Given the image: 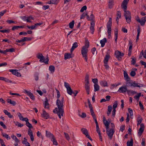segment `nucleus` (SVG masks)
<instances>
[{
  "instance_id": "nucleus-54",
  "label": "nucleus",
  "mask_w": 146,
  "mask_h": 146,
  "mask_svg": "<svg viewBox=\"0 0 146 146\" xmlns=\"http://www.w3.org/2000/svg\"><path fill=\"white\" fill-rule=\"evenodd\" d=\"M31 19H33V18L31 16H30L29 17H27V22H31V21L29 20Z\"/></svg>"
},
{
  "instance_id": "nucleus-7",
  "label": "nucleus",
  "mask_w": 146,
  "mask_h": 146,
  "mask_svg": "<svg viewBox=\"0 0 146 146\" xmlns=\"http://www.w3.org/2000/svg\"><path fill=\"white\" fill-rule=\"evenodd\" d=\"M106 132L109 138L110 139H111L115 132L114 130L109 129V128L107 129H106Z\"/></svg>"
},
{
  "instance_id": "nucleus-5",
  "label": "nucleus",
  "mask_w": 146,
  "mask_h": 146,
  "mask_svg": "<svg viewBox=\"0 0 146 146\" xmlns=\"http://www.w3.org/2000/svg\"><path fill=\"white\" fill-rule=\"evenodd\" d=\"M89 76L86 74L85 78V88L88 94H90V87L89 80Z\"/></svg>"
},
{
  "instance_id": "nucleus-32",
  "label": "nucleus",
  "mask_w": 146,
  "mask_h": 146,
  "mask_svg": "<svg viewBox=\"0 0 146 146\" xmlns=\"http://www.w3.org/2000/svg\"><path fill=\"white\" fill-rule=\"evenodd\" d=\"M108 29V38H110L111 36V28L107 27Z\"/></svg>"
},
{
  "instance_id": "nucleus-10",
  "label": "nucleus",
  "mask_w": 146,
  "mask_h": 146,
  "mask_svg": "<svg viewBox=\"0 0 146 146\" xmlns=\"http://www.w3.org/2000/svg\"><path fill=\"white\" fill-rule=\"evenodd\" d=\"M41 115L42 117L46 119H48L49 117V114L44 110H42V113Z\"/></svg>"
},
{
  "instance_id": "nucleus-45",
  "label": "nucleus",
  "mask_w": 146,
  "mask_h": 146,
  "mask_svg": "<svg viewBox=\"0 0 146 146\" xmlns=\"http://www.w3.org/2000/svg\"><path fill=\"white\" fill-rule=\"evenodd\" d=\"M87 8V7L86 6H84L81 8L80 10V12L82 13L84 11H85L86 10Z\"/></svg>"
},
{
  "instance_id": "nucleus-34",
  "label": "nucleus",
  "mask_w": 146,
  "mask_h": 146,
  "mask_svg": "<svg viewBox=\"0 0 146 146\" xmlns=\"http://www.w3.org/2000/svg\"><path fill=\"white\" fill-rule=\"evenodd\" d=\"M67 93L69 94L70 95H72V93H73V91L71 89V87L69 88H67Z\"/></svg>"
},
{
  "instance_id": "nucleus-53",
  "label": "nucleus",
  "mask_w": 146,
  "mask_h": 146,
  "mask_svg": "<svg viewBox=\"0 0 146 146\" xmlns=\"http://www.w3.org/2000/svg\"><path fill=\"white\" fill-rule=\"evenodd\" d=\"M90 112L93 118L96 117L93 110L90 111Z\"/></svg>"
},
{
  "instance_id": "nucleus-56",
  "label": "nucleus",
  "mask_w": 146,
  "mask_h": 146,
  "mask_svg": "<svg viewBox=\"0 0 146 146\" xmlns=\"http://www.w3.org/2000/svg\"><path fill=\"white\" fill-rule=\"evenodd\" d=\"M49 7V6L48 5H44L42 7V9L44 10H45L46 9H48Z\"/></svg>"
},
{
  "instance_id": "nucleus-23",
  "label": "nucleus",
  "mask_w": 146,
  "mask_h": 146,
  "mask_svg": "<svg viewBox=\"0 0 146 146\" xmlns=\"http://www.w3.org/2000/svg\"><path fill=\"white\" fill-rule=\"evenodd\" d=\"M110 57V56L108 54H107L104 58V63L105 64H107L108 61V60Z\"/></svg>"
},
{
  "instance_id": "nucleus-40",
  "label": "nucleus",
  "mask_w": 146,
  "mask_h": 146,
  "mask_svg": "<svg viewBox=\"0 0 146 146\" xmlns=\"http://www.w3.org/2000/svg\"><path fill=\"white\" fill-rule=\"evenodd\" d=\"M49 70L51 72H53L54 71L55 67L52 65H50L49 67Z\"/></svg>"
},
{
  "instance_id": "nucleus-60",
  "label": "nucleus",
  "mask_w": 146,
  "mask_h": 146,
  "mask_svg": "<svg viewBox=\"0 0 146 146\" xmlns=\"http://www.w3.org/2000/svg\"><path fill=\"white\" fill-rule=\"evenodd\" d=\"M128 111L130 114L131 116L133 115V112L132 110L130 108L128 109Z\"/></svg>"
},
{
  "instance_id": "nucleus-43",
  "label": "nucleus",
  "mask_w": 146,
  "mask_h": 146,
  "mask_svg": "<svg viewBox=\"0 0 146 146\" xmlns=\"http://www.w3.org/2000/svg\"><path fill=\"white\" fill-rule=\"evenodd\" d=\"M92 54H95L96 55L97 54V51L96 50V48L94 47L92 49Z\"/></svg>"
},
{
  "instance_id": "nucleus-44",
  "label": "nucleus",
  "mask_w": 146,
  "mask_h": 146,
  "mask_svg": "<svg viewBox=\"0 0 146 146\" xmlns=\"http://www.w3.org/2000/svg\"><path fill=\"white\" fill-rule=\"evenodd\" d=\"M117 101H115L114 103L113 106V109H115L117 108Z\"/></svg>"
},
{
  "instance_id": "nucleus-29",
  "label": "nucleus",
  "mask_w": 146,
  "mask_h": 146,
  "mask_svg": "<svg viewBox=\"0 0 146 146\" xmlns=\"http://www.w3.org/2000/svg\"><path fill=\"white\" fill-rule=\"evenodd\" d=\"M112 26V21H111V19L110 18L109 19V20L108 22L107 23V27H110L111 28V27Z\"/></svg>"
},
{
  "instance_id": "nucleus-18",
  "label": "nucleus",
  "mask_w": 146,
  "mask_h": 146,
  "mask_svg": "<svg viewBox=\"0 0 146 146\" xmlns=\"http://www.w3.org/2000/svg\"><path fill=\"white\" fill-rule=\"evenodd\" d=\"M92 14L90 15V17H89V15H88L87 16V19L88 21H94V16L92 14V12H91Z\"/></svg>"
},
{
  "instance_id": "nucleus-22",
  "label": "nucleus",
  "mask_w": 146,
  "mask_h": 146,
  "mask_svg": "<svg viewBox=\"0 0 146 146\" xmlns=\"http://www.w3.org/2000/svg\"><path fill=\"white\" fill-rule=\"evenodd\" d=\"M72 54L69 53H66L64 54V59L65 60L72 58Z\"/></svg>"
},
{
  "instance_id": "nucleus-19",
  "label": "nucleus",
  "mask_w": 146,
  "mask_h": 146,
  "mask_svg": "<svg viewBox=\"0 0 146 146\" xmlns=\"http://www.w3.org/2000/svg\"><path fill=\"white\" fill-rule=\"evenodd\" d=\"M146 21V17H143L140 20V22L139 23L142 26L145 25V22Z\"/></svg>"
},
{
  "instance_id": "nucleus-52",
  "label": "nucleus",
  "mask_w": 146,
  "mask_h": 146,
  "mask_svg": "<svg viewBox=\"0 0 146 146\" xmlns=\"http://www.w3.org/2000/svg\"><path fill=\"white\" fill-rule=\"evenodd\" d=\"M10 30L5 29L3 30H0V32L3 33H9V32Z\"/></svg>"
},
{
  "instance_id": "nucleus-49",
  "label": "nucleus",
  "mask_w": 146,
  "mask_h": 146,
  "mask_svg": "<svg viewBox=\"0 0 146 146\" xmlns=\"http://www.w3.org/2000/svg\"><path fill=\"white\" fill-rule=\"evenodd\" d=\"M52 4H56L59 2V0H51Z\"/></svg>"
},
{
  "instance_id": "nucleus-9",
  "label": "nucleus",
  "mask_w": 146,
  "mask_h": 146,
  "mask_svg": "<svg viewBox=\"0 0 146 146\" xmlns=\"http://www.w3.org/2000/svg\"><path fill=\"white\" fill-rule=\"evenodd\" d=\"M145 128L144 125L143 123H141L140 124V127L139 128V131L138 133V135L139 136H141L142 133L143 132Z\"/></svg>"
},
{
  "instance_id": "nucleus-16",
  "label": "nucleus",
  "mask_w": 146,
  "mask_h": 146,
  "mask_svg": "<svg viewBox=\"0 0 146 146\" xmlns=\"http://www.w3.org/2000/svg\"><path fill=\"white\" fill-rule=\"evenodd\" d=\"M78 46V43L77 42H75L72 44V46L70 50V52L72 53L73 51L75 48H76Z\"/></svg>"
},
{
  "instance_id": "nucleus-38",
  "label": "nucleus",
  "mask_w": 146,
  "mask_h": 146,
  "mask_svg": "<svg viewBox=\"0 0 146 146\" xmlns=\"http://www.w3.org/2000/svg\"><path fill=\"white\" fill-rule=\"evenodd\" d=\"M129 47L128 50L132 51V48L133 45L132 42L131 41V40H129Z\"/></svg>"
},
{
  "instance_id": "nucleus-46",
  "label": "nucleus",
  "mask_w": 146,
  "mask_h": 146,
  "mask_svg": "<svg viewBox=\"0 0 146 146\" xmlns=\"http://www.w3.org/2000/svg\"><path fill=\"white\" fill-rule=\"evenodd\" d=\"M141 93H138L137 95H135L134 97V98L135 99L137 100V101L139 100V97L141 96Z\"/></svg>"
},
{
  "instance_id": "nucleus-51",
  "label": "nucleus",
  "mask_w": 146,
  "mask_h": 146,
  "mask_svg": "<svg viewBox=\"0 0 146 146\" xmlns=\"http://www.w3.org/2000/svg\"><path fill=\"white\" fill-rule=\"evenodd\" d=\"M23 39L24 42L26 41L30 40L31 39V38H28L27 37H24Z\"/></svg>"
},
{
  "instance_id": "nucleus-25",
  "label": "nucleus",
  "mask_w": 146,
  "mask_h": 146,
  "mask_svg": "<svg viewBox=\"0 0 146 146\" xmlns=\"http://www.w3.org/2000/svg\"><path fill=\"white\" fill-rule=\"evenodd\" d=\"M43 61L44 62H41L44 63L45 64H48V62L49 60V59L47 56H46L45 57L44 56V58H43Z\"/></svg>"
},
{
  "instance_id": "nucleus-39",
  "label": "nucleus",
  "mask_w": 146,
  "mask_h": 146,
  "mask_svg": "<svg viewBox=\"0 0 146 146\" xmlns=\"http://www.w3.org/2000/svg\"><path fill=\"white\" fill-rule=\"evenodd\" d=\"M104 124L106 129H109V123L107 121H104Z\"/></svg>"
},
{
  "instance_id": "nucleus-35",
  "label": "nucleus",
  "mask_w": 146,
  "mask_h": 146,
  "mask_svg": "<svg viewBox=\"0 0 146 146\" xmlns=\"http://www.w3.org/2000/svg\"><path fill=\"white\" fill-rule=\"evenodd\" d=\"M51 140L52 141L53 144L55 145H58V143L56 140L54 136L51 138Z\"/></svg>"
},
{
  "instance_id": "nucleus-26",
  "label": "nucleus",
  "mask_w": 146,
  "mask_h": 146,
  "mask_svg": "<svg viewBox=\"0 0 146 146\" xmlns=\"http://www.w3.org/2000/svg\"><path fill=\"white\" fill-rule=\"evenodd\" d=\"M143 120V119L141 117V116L140 115H139L137 117V125H139L140 124V123L142 122Z\"/></svg>"
},
{
  "instance_id": "nucleus-27",
  "label": "nucleus",
  "mask_w": 146,
  "mask_h": 146,
  "mask_svg": "<svg viewBox=\"0 0 146 146\" xmlns=\"http://www.w3.org/2000/svg\"><path fill=\"white\" fill-rule=\"evenodd\" d=\"M113 0H109V3L108 4L109 8L110 9H111L113 5Z\"/></svg>"
},
{
  "instance_id": "nucleus-61",
  "label": "nucleus",
  "mask_w": 146,
  "mask_h": 146,
  "mask_svg": "<svg viewBox=\"0 0 146 146\" xmlns=\"http://www.w3.org/2000/svg\"><path fill=\"white\" fill-rule=\"evenodd\" d=\"M0 143H1V146H6L5 145L4 143V142L3 140L0 138Z\"/></svg>"
},
{
  "instance_id": "nucleus-50",
  "label": "nucleus",
  "mask_w": 146,
  "mask_h": 146,
  "mask_svg": "<svg viewBox=\"0 0 146 146\" xmlns=\"http://www.w3.org/2000/svg\"><path fill=\"white\" fill-rule=\"evenodd\" d=\"M15 125L17 126L18 127H21L24 125L23 124H21V123H19L18 122H16V123H15Z\"/></svg>"
},
{
  "instance_id": "nucleus-64",
  "label": "nucleus",
  "mask_w": 146,
  "mask_h": 146,
  "mask_svg": "<svg viewBox=\"0 0 146 146\" xmlns=\"http://www.w3.org/2000/svg\"><path fill=\"white\" fill-rule=\"evenodd\" d=\"M35 79L36 81H37L38 80V75L37 74H35L34 75Z\"/></svg>"
},
{
  "instance_id": "nucleus-63",
  "label": "nucleus",
  "mask_w": 146,
  "mask_h": 146,
  "mask_svg": "<svg viewBox=\"0 0 146 146\" xmlns=\"http://www.w3.org/2000/svg\"><path fill=\"white\" fill-rule=\"evenodd\" d=\"M20 18L24 21H27V17L25 16H21Z\"/></svg>"
},
{
  "instance_id": "nucleus-6",
  "label": "nucleus",
  "mask_w": 146,
  "mask_h": 146,
  "mask_svg": "<svg viewBox=\"0 0 146 146\" xmlns=\"http://www.w3.org/2000/svg\"><path fill=\"white\" fill-rule=\"evenodd\" d=\"M115 55L118 60L119 61H120L122 57L124 56V54L123 53H122L118 50H117L115 52Z\"/></svg>"
},
{
  "instance_id": "nucleus-28",
  "label": "nucleus",
  "mask_w": 146,
  "mask_h": 146,
  "mask_svg": "<svg viewBox=\"0 0 146 146\" xmlns=\"http://www.w3.org/2000/svg\"><path fill=\"white\" fill-rule=\"evenodd\" d=\"M108 111L107 112V114L108 116H109L111 113L112 110V106H108Z\"/></svg>"
},
{
  "instance_id": "nucleus-21",
  "label": "nucleus",
  "mask_w": 146,
  "mask_h": 146,
  "mask_svg": "<svg viewBox=\"0 0 146 146\" xmlns=\"http://www.w3.org/2000/svg\"><path fill=\"white\" fill-rule=\"evenodd\" d=\"M7 101L8 103H9L13 106H15L16 104L15 101H12L10 99H7Z\"/></svg>"
},
{
  "instance_id": "nucleus-55",
  "label": "nucleus",
  "mask_w": 146,
  "mask_h": 146,
  "mask_svg": "<svg viewBox=\"0 0 146 146\" xmlns=\"http://www.w3.org/2000/svg\"><path fill=\"white\" fill-rule=\"evenodd\" d=\"M121 12L120 11H117V17H118L120 19L121 18Z\"/></svg>"
},
{
  "instance_id": "nucleus-3",
  "label": "nucleus",
  "mask_w": 146,
  "mask_h": 146,
  "mask_svg": "<svg viewBox=\"0 0 146 146\" xmlns=\"http://www.w3.org/2000/svg\"><path fill=\"white\" fill-rule=\"evenodd\" d=\"M129 0H124L121 5V8L123 9V11L124 12V15L125 17L131 16L130 12L128 11H127V5Z\"/></svg>"
},
{
  "instance_id": "nucleus-20",
  "label": "nucleus",
  "mask_w": 146,
  "mask_h": 146,
  "mask_svg": "<svg viewBox=\"0 0 146 146\" xmlns=\"http://www.w3.org/2000/svg\"><path fill=\"white\" fill-rule=\"evenodd\" d=\"M22 143L25 144V146H31L29 143L27 142V139L25 137L24 138V140L22 141Z\"/></svg>"
},
{
  "instance_id": "nucleus-30",
  "label": "nucleus",
  "mask_w": 146,
  "mask_h": 146,
  "mask_svg": "<svg viewBox=\"0 0 146 146\" xmlns=\"http://www.w3.org/2000/svg\"><path fill=\"white\" fill-rule=\"evenodd\" d=\"M127 146H133V139H131L130 141H128L127 142Z\"/></svg>"
},
{
  "instance_id": "nucleus-8",
  "label": "nucleus",
  "mask_w": 146,
  "mask_h": 146,
  "mask_svg": "<svg viewBox=\"0 0 146 146\" xmlns=\"http://www.w3.org/2000/svg\"><path fill=\"white\" fill-rule=\"evenodd\" d=\"M81 131L83 133L85 134L86 137L90 139L91 141H92V139L88 134V131L85 128H82L81 129Z\"/></svg>"
},
{
  "instance_id": "nucleus-41",
  "label": "nucleus",
  "mask_w": 146,
  "mask_h": 146,
  "mask_svg": "<svg viewBox=\"0 0 146 146\" xmlns=\"http://www.w3.org/2000/svg\"><path fill=\"white\" fill-rule=\"evenodd\" d=\"M74 24V20H72V22L69 23V27L70 29H73Z\"/></svg>"
},
{
  "instance_id": "nucleus-1",
  "label": "nucleus",
  "mask_w": 146,
  "mask_h": 146,
  "mask_svg": "<svg viewBox=\"0 0 146 146\" xmlns=\"http://www.w3.org/2000/svg\"><path fill=\"white\" fill-rule=\"evenodd\" d=\"M57 93V99L56 100V105L58 108H56L53 111L54 113H57L59 117L61 118V116H62L64 112V110L63 108L64 106L63 101H64V97H62L61 100L59 99L60 97V95L59 91L57 89H56Z\"/></svg>"
},
{
  "instance_id": "nucleus-42",
  "label": "nucleus",
  "mask_w": 146,
  "mask_h": 146,
  "mask_svg": "<svg viewBox=\"0 0 146 146\" xmlns=\"http://www.w3.org/2000/svg\"><path fill=\"white\" fill-rule=\"evenodd\" d=\"M125 17L126 19V21L127 23H129L131 21V16H130Z\"/></svg>"
},
{
  "instance_id": "nucleus-31",
  "label": "nucleus",
  "mask_w": 146,
  "mask_h": 146,
  "mask_svg": "<svg viewBox=\"0 0 146 146\" xmlns=\"http://www.w3.org/2000/svg\"><path fill=\"white\" fill-rule=\"evenodd\" d=\"M100 84L101 85L104 87L107 86L108 84L107 82L105 81H101L100 82Z\"/></svg>"
},
{
  "instance_id": "nucleus-14",
  "label": "nucleus",
  "mask_w": 146,
  "mask_h": 146,
  "mask_svg": "<svg viewBox=\"0 0 146 146\" xmlns=\"http://www.w3.org/2000/svg\"><path fill=\"white\" fill-rule=\"evenodd\" d=\"M128 84H130V85H129V86H133L134 87H142L143 86L142 84H141V85H139L138 84L136 83L135 82H134L133 83L130 82V83H129Z\"/></svg>"
},
{
  "instance_id": "nucleus-57",
  "label": "nucleus",
  "mask_w": 146,
  "mask_h": 146,
  "mask_svg": "<svg viewBox=\"0 0 146 146\" xmlns=\"http://www.w3.org/2000/svg\"><path fill=\"white\" fill-rule=\"evenodd\" d=\"M116 112V110L115 109H113L112 111V117L114 118V117L115 114Z\"/></svg>"
},
{
  "instance_id": "nucleus-37",
  "label": "nucleus",
  "mask_w": 146,
  "mask_h": 146,
  "mask_svg": "<svg viewBox=\"0 0 146 146\" xmlns=\"http://www.w3.org/2000/svg\"><path fill=\"white\" fill-rule=\"evenodd\" d=\"M46 100L45 101V102L44 108H45L48 109L49 108L48 106L49 103H48V100L46 98Z\"/></svg>"
},
{
  "instance_id": "nucleus-58",
  "label": "nucleus",
  "mask_w": 146,
  "mask_h": 146,
  "mask_svg": "<svg viewBox=\"0 0 146 146\" xmlns=\"http://www.w3.org/2000/svg\"><path fill=\"white\" fill-rule=\"evenodd\" d=\"M19 29V26H15L13 27L12 30L14 31L15 30H18Z\"/></svg>"
},
{
  "instance_id": "nucleus-4",
  "label": "nucleus",
  "mask_w": 146,
  "mask_h": 146,
  "mask_svg": "<svg viewBox=\"0 0 146 146\" xmlns=\"http://www.w3.org/2000/svg\"><path fill=\"white\" fill-rule=\"evenodd\" d=\"M26 123L27 126L29 128L28 130V134L30 136L31 140L33 141H34V137L32 131L30 129L33 128V127L31 124L28 121Z\"/></svg>"
},
{
  "instance_id": "nucleus-48",
  "label": "nucleus",
  "mask_w": 146,
  "mask_h": 146,
  "mask_svg": "<svg viewBox=\"0 0 146 146\" xmlns=\"http://www.w3.org/2000/svg\"><path fill=\"white\" fill-rule=\"evenodd\" d=\"M3 137L6 138L7 139H10V137L6 133H3Z\"/></svg>"
},
{
  "instance_id": "nucleus-12",
  "label": "nucleus",
  "mask_w": 146,
  "mask_h": 146,
  "mask_svg": "<svg viewBox=\"0 0 146 146\" xmlns=\"http://www.w3.org/2000/svg\"><path fill=\"white\" fill-rule=\"evenodd\" d=\"M36 57L38 59H39V61L41 62H44L43 61L44 56L41 53H38L36 55Z\"/></svg>"
},
{
  "instance_id": "nucleus-47",
  "label": "nucleus",
  "mask_w": 146,
  "mask_h": 146,
  "mask_svg": "<svg viewBox=\"0 0 146 146\" xmlns=\"http://www.w3.org/2000/svg\"><path fill=\"white\" fill-rule=\"evenodd\" d=\"M64 134L65 135V137L66 139L69 141L70 139V137L68 134V133H66L65 132H64Z\"/></svg>"
},
{
  "instance_id": "nucleus-17",
  "label": "nucleus",
  "mask_w": 146,
  "mask_h": 146,
  "mask_svg": "<svg viewBox=\"0 0 146 146\" xmlns=\"http://www.w3.org/2000/svg\"><path fill=\"white\" fill-rule=\"evenodd\" d=\"M107 42V40L106 38H105L100 41V43L101 44V46L102 47H103L106 42Z\"/></svg>"
},
{
  "instance_id": "nucleus-11",
  "label": "nucleus",
  "mask_w": 146,
  "mask_h": 146,
  "mask_svg": "<svg viewBox=\"0 0 146 146\" xmlns=\"http://www.w3.org/2000/svg\"><path fill=\"white\" fill-rule=\"evenodd\" d=\"M127 87L126 86H122L120 88L118 91V92L123 93H125L127 91Z\"/></svg>"
},
{
  "instance_id": "nucleus-62",
  "label": "nucleus",
  "mask_w": 146,
  "mask_h": 146,
  "mask_svg": "<svg viewBox=\"0 0 146 146\" xmlns=\"http://www.w3.org/2000/svg\"><path fill=\"white\" fill-rule=\"evenodd\" d=\"M24 92L26 93L29 96L32 93L26 90H24Z\"/></svg>"
},
{
  "instance_id": "nucleus-15",
  "label": "nucleus",
  "mask_w": 146,
  "mask_h": 146,
  "mask_svg": "<svg viewBox=\"0 0 146 146\" xmlns=\"http://www.w3.org/2000/svg\"><path fill=\"white\" fill-rule=\"evenodd\" d=\"M9 71L12 72V74L17 76H21V74L19 73L17 70L10 69Z\"/></svg>"
},
{
  "instance_id": "nucleus-33",
  "label": "nucleus",
  "mask_w": 146,
  "mask_h": 146,
  "mask_svg": "<svg viewBox=\"0 0 146 146\" xmlns=\"http://www.w3.org/2000/svg\"><path fill=\"white\" fill-rule=\"evenodd\" d=\"M94 86V91L96 92L99 90V86L97 84H95Z\"/></svg>"
},
{
  "instance_id": "nucleus-24",
  "label": "nucleus",
  "mask_w": 146,
  "mask_h": 146,
  "mask_svg": "<svg viewBox=\"0 0 146 146\" xmlns=\"http://www.w3.org/2000/svg\"><path fill=\"white\" fill-rule=\"evenodd\" d=\"M46 136L47 137H51L52 138L54 136L50 132L48 131H46Z\"/></svg>"
},
{
  "instance_id": "nucleus-2",
  "label": "nucleus",
  "mask_w": 146,
  "mask_h": 146,
  "mask_svg": "<svg viewBox=\"0 0 146 146\" xmlns=\"http://www.w3.org/2000/svg\"><path fill=\"white\" fill-rule=\"evenodd\" d=\"M89 46V42L88 39L85 40V45L84 46L81 50V53L83 57L84 58L86 61H87L88 57L87 53L88 52V48Z\"/></svg>"
},
{
  "instance_id": "nucleus-59",
  "label": "nucleus",
  "mask_w": 146,
  "mask_h": 146,
  "mask_svg": "<svg viewBox=\"0 0 146 146\" xmlns=\"http://www.w3.org/2000/svg\"><path fill=\"white\" fill-rule=\"evenodd\" d=\"M64 86L66 88V89L67 88H69L70 87V85L69 84L66 82H64Z\"/></svg>"
},
{
  "instance_id": "nucleus-13",
  "label": "nucleus",
  "mask_w": 146,
  "mask_h": 146,
  "mask_svg": "<svg viewBox=\"0 0 146 146\" xmlns=\"http://www.w3.org/2000/svg\"><path fill=\"white\" fill-rule=\"evenodd\" d=\"M124 79L126 80L127 82V84L130 83V78L128 76L127 73L125 71L124 72Z\"/></svg>"
},
{
  "instance_id": "nucleus-36",
  "label": "nucleus",
  "mask_w": 146,
  "mask_h": 146,
  "mask_svg": "<svg viewBox=\"0 0 146 146\" xmlns=\"http://www.w3.org/2000/svg\"><path fill=\"white\" fill-rule=\"evenodd\" d=\"M88 13L87 12H85L82 14L81 15L80 19H84L86 16V18H87V16H88Z\"/></svg>"
}]
</instances>
